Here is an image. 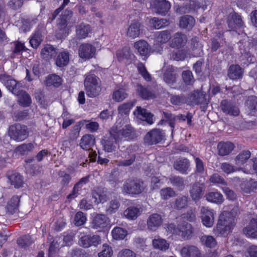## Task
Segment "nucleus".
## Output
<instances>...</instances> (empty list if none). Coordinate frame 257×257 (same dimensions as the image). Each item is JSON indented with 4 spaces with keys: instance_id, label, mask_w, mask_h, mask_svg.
Instances as JSON below:
<instances>
[{
    "instance_id": "nucleus-15",
    "label": "nucleus",
    "mask_w": 257,
    "mask_h": 257,
    "mask_svg": "<svg viewBox=\"0 0 257 257\" xmlns=\"http://www.w3.org/2000/svg\"><path fill=\"white\" fill-rule=\"evenodd\" d=\"M220 106L222 111L226 114L233 116H237L239 114L238 108L229 101L222 100Z\"/></svg>"
},
{
    "instance_id": "nucleus-61",
    "label": "nucleus",
    "mask_w": 257,
    "mask_h": 257,
    "mask_svg": "<svg viewBox=\"0 0 257 257\" xmlns=\"http://www.w3.org/2000/svg\"><path fill=\"white\" fill-rule=\"evenodd\" d=\"M42 41L41 34L39 32H36L34 34L30 39V43L33 48H37L39 46Z\"/></svg>"
},
{
    "instance_id": "nucleus-25",
    "label": "nucleus",
    "mask_w": 257,
    "mask_h": 257,
    "mask_svg": "<svg viewBox=\"0 0 257 257\" xmlns=\"http://www.w3.org/2000/svg\"><path fill=\"white\" fill-rule=\"evenodd\" d=\"M180 254L182 257H200V253L198 248L191 245L184 246L180 250Z\"/></svg>"
},
{
    "instance_id": "nucleus-54",
    "label": "nucleus",
    "mask_w": 257,
    "mask_h": 257,
    "mask_svg": "<svg viewBox=\"0 0 257 257\" xmlns=\"http://www.w3.org/2000/svg\"><path fill=\"white\" fill-rule=\"evenodd\" d=\"M34 146L32 143L23 144L17 147L15 149V152L19 153L21 155H25L29 152L32 151Z\"/></svg>"
},
{
    "instance_id": "nucleus-49",
    "label": "nucleus",
    "mask_w": 257,
    "mask_h": 257,
    "mask_svg": "<svg viewBox=\"0 0 257 257\" xmlns=\"http://www.w3.org/2000/svg\"><path fill=\"white\" fill-rule=\"evenodd\" d=\"M112 237L116 240L123 239L127 234L125 229L121 227H115L111 232Z\"/></svg>"
},
{
    "instance_id": "nucleus-11",
    "label": "nucleus",
    "mask_w": 257,
    "mask_h": 257,
    "mask_svg": "<svg viewBox=\"0 0 257 257\" xmlns=\"http://www.w3.org/2000/svg\"><path fill=\"white\" fill-rule=\"evenodd\" d=\"M200 211L203 224L207 227L212 226L214 221V214L213 210L208 207H202Z\"/></svg>"
},
{
    "instance_id": "nucleus-50",
    "label": "nucleus",
    "mask_w": 257,
    "mask_h": 257,
    "mask_svg": "<svg viewBox=\"0 0 257 257\" xmlns=\"http://www.w3.org/2000/svg\"><path fill=\"white\" fill-rule=\"evenodd\" d=\"M89 181V176H86L82 178L77 183H76L73 188L72 193L70 194L69 196L71 197L73 195L78 194L79 191L81 190L83 185L86 184Z\"/></svg>"
},
{
    "instance_id": "nucleus-55",
    "label": "nucleus",
    "mask_w": 257,
    "mask_h": 257,
    "mask_svg": "<svg viewBox=\"0 0 257 257\" xmlns=\"http://www.w3.org/2000/svg\"><path fill=\"white\" fill-rule=\"evenodd\" d=\"M161 198L163 200H167L169 198L176 195V192L171 187H166L162 189L160 191Z\"/></svg>"
},
{
    "instance_id": "nucleus-28",
    "label": "nucleus",
    "mask_w": 257,
    "mask_h": 257,
    "mask_svg": "<svg viewBox=\"0 0 257 257\" xmlns=\"http://www.w3.org/2000/svg\"><path fill=\"white\" fill-rule=\"evenodd\" d=\"M66 170L67 172L60 170L58 172V176L60 179V183L62 187L67 186L72 179V177L69 173H71L75 171L74 168L71 170L69 168H68Z\"/></svg>"
},
{
    "instance_id": "nucleus-6",
    "label": "nucleus",
    "mask_w": 257,
    "mask_h": 257,
    "mask_svg": "<svg viewBox=\"0 0 257 257\" xmlns=\"http://www.w3.org/2000/svg\"><path fill=\"white\" fill-rule=\"evenodd\" d=\"M163 113L165 118L166 119V121L168 123L169 125L172 128H173L175 126L176 119L181 121L187 120L188 125L189 126L192 125V118L193 117V115L190 112H188L186 113V114H180L176 116L168 112H164Z\"/></svg>"
},
{
    "instance_id": "nucleus-21",
    "label": "nucleus",
    "mask_w": 257,
    "mask_h": 257,
    "mask_svg": "<svg viewBox=\"0 0 257 257\" xmlns=\"http://www.w3.org/2000/svg\"><path fill=\"white\" fill-rule=\"evenodd\" d=\"M95 144V138L92 135L86 134L83 136L80 141L79 145L82 149L90 151Z\"/></svg>"
},
{
    "instance_id": "nucleus-41",
    "label": "nucleus",
    "mask_w": 257,
    "mask_h": 257,
    "mask_svg": "<svg viewBox=\"0 0 257 257\" xmlns=\"http://www.w3.org/2000/svg\"><path fill=\"white\" fill-rule=\"evenodd\" d=\"M205 197L208 201L217 204H221L224 200L222 195L218 192H209L206 194Z\"/></svg>"
},
{
    "instance_id": "nucleus-9",
    "label": "nucleus",
    "mask_w": 257,
    "mask_h": 257,
    "mask_svg": "<svg viewBox=\"0 0 257 257\" xmlns=\"http://www.w3.org/2000/svg\"><path fill=\"white\" fill-rule=\"evenodd\" d=\"M96 53V48L93 45L84 43L79 46L78 54L80 58L88 60L93 57Z\"/></svg>"
},
{
    "instance_id": "nucleus-56",
    "label": "nucleus",
    "mask_w": 257,
    "mask_h": 257,
    "mask_svg": "<svg viewBox=\"0 0 257 257\" xmlns=\"http://www.w3.org/2000/svg\"><path fill=\"white\" fill-rule=\"evenodd\" d=\"M151 23L153 27L155 29H161L166 26L168 25L169 24L168 21L165 19H159L157 18H154L151 20Z\"/></svg>"
},
{
    "instance_id": "nucleus-40",
    "label": "nucleus",
    "mask_w": 257,
    "mask_h": 257,
    "mask_svg": "<svg viewBox=\"0 0 257 257\" xmlns=\"http://www.w3.org/2000/svg\"><path fill=\"white\" fill-rule=\"evenodd\" d=\"M177 74L172 67L168 68L164 74V80L168 84L173 85L176 82Z\"/></svg>"
},
{
    "instance_id": "nucleus-33",
    "label": "nucleus",
    "mask_w": 257,
    "mask_h": 257,
    "mask_svg": "<svg viewBox=\"0 0 257 257\" xmlns=\"http://www.w3.org/2000/svg\"><path fill=\"white\" fill-rule=\"evenodd\" d=\"M57 52L56 49L51 45H46L42 49L41 55L46 60H50L56 57Z\"/></svg>"
},
{
    "instance_id": "nucleus-60",
    "label": "nucleus",
    "mask_w": 257,
    "mask_h": 257,
    "mask_svg": "<svg viewBox=\"0 0 257 257\" xmlns=\"http://www.w3.org/2000/svg\"><path fill=\"white\" fill-rule=\"evenodd\" d=\"M171 38V34L168 31H163L159 32L157 37L158 42L161 43H166Z\"/></svg>"
},
{
    "instance_id": "nucleus-27",
    "label": "nucleus",
    "mask_w": 257,
    "mask_h": 257,
    "mask_svg": "<svg viewBox=\"0 0 257 257\" xmlns=\"http://www.w3.org/2000/svg\"><path fill=\"white\" fill-rule=\"evenodd\" d=\"M243 69L238 65H231L227 71V76L232 80L239 79L242 78Z\"/></svg>"
},
{
    "instance_id": "nucleus-57",
    "label": "nucleus",
    "mask_w": 257,
    "mask_h": 257,
    "mask_svg": "<svg viewBox=\"0 0 257 257\" xmlns=\"http://www.w3.org/2000/svg\"><path fill=\"white\" fill-rule=\"evenodd\" d=\"M250 152L249 151H243L236 157V164L242 165L250 158Z\"/></svg>"
},
{
    "instance_id": "nucleus-16",
    "label": "nucleus",
    "mask_w": 257,
    "mask_h": 257,
    "mask_svg": "<svg viewBox=\"0 0 257 257\" xmlns=\"http://www.w3.org/2000/svg\"><path fill=\"white\" fill-rule=\"evenodd\" d=\"M141 31V23L138 21L133 20L127 28L126 35L131 39H135L139 36Z\"/></svg>"
},
{
    "instance_id": "nucleus-64",
    "label": "nucleus",
    "mask_w": 257,
    "mask_h": 257,
    "mask_svg": "<svg viewBox=\"0 0 257 257\" xmlns=\"http://www.w3.org/2000/svg\"><path fill=\"white\" fill-rule=\"evenodd\" d=\"M202 242L208 247H214L216 245V240L210 235H204L201 237Z\"/></svg>"
},
{
    "instance_id": "nucleus-48",
    "label": "nucleus",
    "mask_w": 257,
    "mask_h": 257,
    "mask_svg": "<svg viewBox=\"0 0 257 257\" xmlns=\"http://www.w3.org/2000/svg\"><path fill=\"white\" fill-rule=\"evenodd\" d=\"M153 245L154 248L161 250H166L168 249L169 244L163 238H158L153 240Z\"/></svg>"
},
{
    "instance_id": "nucleus-42",
    "label": "nucleus",
    "mask_w": 257,
    "mask_h": 257,
    "mask_svg": "<svg viewBox=\"0 0 257 257\" xmlns=\"http://www.w3.org/2000/svg\"><path fill=\"white\" fill-rule=\"evenodd\" d=\"M20 202V197L14 196L8 202L7 209L11 214L16 212L18 209Z\"/></svg>"
},
{
    "instance_id": "nucleus-30",
    "label": "nucleus",
    "mask_w": 257,
    "mask_h": 257,
    "mask_svg": "<svg viewBox=\"0 0 257 257\" xmlns=\"http://www.w3.org/2000/svg\"><path fill=\"white\" fill-rule=\"evenodd\" d=\"M91 32L90 26L88 24L81 23L76 27V36L79 39L86 38Z\"/></svg>"
},
{
    "instance_id": "nucleus-4",
    "label": "nucleus",
    "mask_w": 257,
    "mask_h": 257,
    "mask_svg": "<svg viewBox=\"0 0 257 257\" xmlns=\"http://www.w3.org/2000/svg\"><path fill=\"white\" fill-rule=\"evenodd\" d=\"M144 188L143 181L130 178L124 182L121 189L124 194H139L143 191Z\"/></svg>"
},
{
    "instance_id": "nucleus-26",
    "label": "nucleus",
    "mask_w": 257,
    "mask_h": 257,
    "mask_svg": "<svg viewBox=\"0 0 257 257\" xmlns=\"http://www.w3.org/2000/svg\"><path fill=\"white\" fill-rule=\"evenodd\" d=\"M153 6L156 13L164 15L170 9L171 5L166 0H154Z\"/></svg>"
},
{
    "instance_id": "nucleus-31",
    "label": "nucleus",
    "mask_w": 257,
    "mask_h": 257,
    "mask_svg": "<svg viewBox=\"0 0 257 257\" xmlns=\"http://www.w3.org/2000/svg\"><path fill=\"white\" fill-rule=\"evenodd\" d=\"M169 180L171 185L179 191H182L185 188V183L183 177L176 175H171Z\"/></svg>"
},
{
    "instance_id": "nucleus-19",
    "label": "nucleus",
    "mask_w": 257,
    "mask_h": 257,
    "mask_svg": "<svg viewBox=\"0 0 257 257\" xmlns=\"http://www.w3.org/2000/svg\"><path fill=\"white\" fill-rule=\"evenodd\" d=\"M68 34L67 22L63 19H59L57 21L56 36L58 39H63Z\"/></svg>"
},
{
    "instance_id": "nucleus-51",
    "label": "nucleus",
    "mask_w": 257,
    "mask_h": 257,
    "mask_svg": "<svg viewBox=\"0 0 257 257\" xmlns=\"http://www.w3.org/2000/svg\"><path fill=\"white\" fill-rule=\"evenodd\" d=\"M128 96L126 91L123 88H119L115 90L112 94V99L116 102H120Z\"/></svg>"
},
{
    "instance_id": "nucleus-1",
    "label": "nucleus",
    "mask_w": 257,
    "mask_h": 257,
    "mask_svg": "<svg viewBox=\"0 0 257 257\" xmlns=\"http://www.w3.org/2000/svg\"><path fill=\"white\" fill-rule=\"evenodd\" d=\"M235 217L228 211L223 212L219 216L217 225L213 229L214 233L218 235L226 236L235 226Z\"/></svg>"
},
{
    "instance_id": "nucleus-39",
    "label": "nucleus",
    "mask_w": 257,
    "mask_h": 257,
    "mask_svg": "<svg viewBox=\"0 0 257 257\" xmlns=\"http://www.w3.org/2000/svg\"><path fill=\"white\" fill-rule=\"evenodd\" d=\"M234 145L230 142H220L217 145L218 154L223 156L229 154L233 149Z\"/></svg>"
},
{
    "instance_id": "nucleus-3",
    "label": "nucleus",
    "mask_w": 257,
    "mask_h": 257,
    "mask_svg": "<svg viewBox=\"0 0 257 257\" xmlns=\"http://www.w3.org/2000/svg\"><path fill=\"white\" fill-rule=\"evenodd\" d=\"M112 137L114 138L115 143H119L123 141L133 140L136 138V133L134 129L130 125H125L122 129L117 131L116 128H112Z\"/></svg>"
},
{
    "instance_id": "nucleus-46",
    "label": "nucleus",
    "mask_w": 257,
    "mask_h": 257,
    "mask_svg": "<svg viewBox=\"0 0 257 257\" xmlns=\"http://www.w3.org/2000/svg\"><path fill=\"white\" fill-rule=\"evenodd\" d=\"M189 200V198L185 195L178 196L175 201L174 208L177 210H180L186 207L188 205Z\"/></svg>"
},
{
    "instance_id": "nucleus-35",
    "label": "nucleus",
    "mask_w": 257,
    "mask_h": 257,
    "mask_svg": "<svg viewBox=\"0 0 257 257\" xmlns=\"http://www.w3.org/2000/svg\"><path fill=\"white\" fill-rule=\"evenodd\" d=\"M15 95L18 96V101L21 105L24 107H27L31 104L32 100L31 97L25 91L20 89L19 92L18 93H16Z\"/></svg>"
},
{
    "instance_id": "nucleus-38",
    "label": "nucleus",
    "mask_w": 257,
    "mask_h": 257,
    "mask_svg": "<svg viewBox=\"0 0 257 257\" xmlns=\"http://www.w3.org/2000/svg\"><path fill=\"white\" fill-rule=\"evenodd\" d=\"M8 179L12 185L15 188L22 187L24 184V178L19 173H14L8 176Z\"/></svg>"
},
{
    "instance_id": "nucleus-52",
    "label": "nucleus",
    "mask_w": 257,
    "mask_h": 257,
    "mask_svg": "<svg viewBox=\"0 0 257 257\" xmlns=\"http://www.w3.org/2000/svg\"><path fill=\"white\" fill-rule=\"evenodd\" d=\"M61 78L56 74H52L48 76L46 80V84L48 86L53 85L55 87H58L60 85Z\"/></svg>"
},
{
    "instance_id": "nucleus-10",
    "label": "nucleus",
    "mask_w": 257,
    "mask_h": 257,
    "mask_svg": "<svg viewBox=\"0 0 257 257\" xmlns=\"http://www.w3.org/2000/svg\"><path fill=\"white\" fill-rule=\"evenodd\" d=\"M109 223V219L103 214H96L93 217L91 223V228L94 229L101 230L106 227Z\"/></svg>"
},
{
    "instance_id": "nucleus-22",
    "label": "nucleus",
    "mask_w": 257,
    "mask_h": 257,
    "mask_svg": "<svg viewBox=\"0 0 257 257\" xmlns=\"http://www.w3.org/2000/svg\"><path fill=\"white\" fill-rule=\"evenodd\" d=\"M187 42V36L181 33H176L173 36L170 43L172 48H180L184 46Z\"/></svg>"
},
{
    "instance_id": "nucleus-13",
    "label": "nucleus",
    "mask_w": 257,
    "mask_h": 257,
    "mask_svg": "<svg viewBox=\"0 0 257 257\" xmlns=\"http://www.w3.org/2000/svg\"><path fill=\"white\" fill-rule=\"evenodd\" d=\"M178 234L184 239H190L193 235V230L191 224L185 221L178 224Z\"/></svg>"
},
{
    "instance_id": "nucleus-34",
    "label": "nucleus",
    "mask_w": 257,
    "mask_h": 257,
    "mask_svg": "<svg viewBox=\"0 0 257 257\" xmlns=\"http://www.w3.org/2000/svg\"><path fill=\"white\" fill-rule=\"evenodd\" d=\"M245 105L249 113L255 116L257 115V97L254 95L249 96L245 101Z\"/></svg>"
},
{
    "instance_id": "nucleus-63",
    "label": "nucleus",
    "mask_w": 257,
    "mask_h": 257,
    "mask_svg": "<svg viewBox=\"0 0 257 257\" xmlns=\"http://www.w3.org/2000/svg\"><path fill=\"white\" fill-rule=\"evenodd\" d=\"M119 205V203L117 200H112L109 202L108 206L106 209V212L108 214H112L118 210Z\"/></svg>"
},
{
    "instance_id": "nucleus-53",
    "label": "nucleus",
    "mask_w": 257,
    "mask_h": 257,
    "mask_svg": "<svg viewBox=\"0 0 257 257\" xmlns=\"http://www.w3.org/2000/svg\"><path fill=\"white\" fill-rule=\"evenodd\" d=\"M100 84V80L94 74H88L84 80V86L94 85Z\"/></svg>"
},
{
    "instance_id": "nucleus-7",
    "label": "nucleus",
    "mask_w": 257,
    "mask_h": 257,
    "mask_svg": "<svg viewBox=\"0 0 257 257\" xmlns=\"http://www.w3.org/2000/svg\"><path fill=\"white\" fill-rule=\"evenodd\" d=\"M227 23L229 31H237L244 27V23L241 16L236 13L230 14L227 18Z\"/></svg>"
},
{
    "instance_id": "nucleus-20",
    "label": "nucleus",
    "mask_w": 257,
    "mask_h": 257,
    "mask_svg": "<svg viewBox=\"0 0 257 257\" xmlns=\"http://www.w3.org/2000/svg\"><path fill=\"white\" fill-rule=\"evenodd\" d=\"M1 80L6 87L11 91L14 94L18 93L21 89L20 84H19L15 80L11 79L8 76H3L1 78Z\"/></svg>"
},
{
    "instance_id": "nucleus-14",
    "label": "nucleus",
    "mask_w": 257,
    "mask_h": 257,
    "mask_svg": "<svg viewBox=\"0 0 257 257\" xmlns=\"http://www.w3.org/2000/svg\"><path fill=\"white\" fill-rule=\"evenodd\" d=\"M163 219L161 215L154 213L151 215L147 219V227L150 230H156L162 224Z\"/></svg>"
},
{
    "instance_id": "nucleus-47",
    "label": "nucleus",
    "mask_w": 257,
    "mask_h": 257,
    "mask_svg": "<svg viewBox=\"0 0 257 257\" xmlns=\"http://www.w3.org/2000/svg\"><path fill=\"white\" fill-rule=\"evenodd\" d=\"M69 61V57L68 52H62L59 54L56 61V64L58 67H63L68 64Z\"/></svg>"
},
{
    "instance_id": "nucleus-5",
    "label": "nucleus",
    "mask_w": 257,
    "mask_h": 257,
    "mask_svg": "<svg viewBox=\"0 0 257 257\" xmlns=\"http://www.w3.org/2000/svg\"><path fill=\"white\" fill-rule=\"evenodd\" d=\"M165 133L160 129L155 128L149 132L144 137V142L149 145L157 144L165 138Z\"/></svg>"
},
{
    "instance_id": "nucleus-32",
    "label": "nucleus",
    "mask_w": 257,
    "mask_h": 257,
    "mask_svg": "<svg viewBox=\"0 0 257 257\" xmlns=\"http://www.w3.org/2000/svg\"><path fill=\"white\" fill-rule=\"evenodd\" d=\"M195 20L190 15H185L181 17L180 20V27L181 28L190 30L194 26Z\"/></svg>"
},
{
    "instance_id": "nucleus-59",
    "label": "nucleus",
    "mask_w": 257,
    "mask_h": 257,
    "mask_svg": "<svg viewBox=\"0 0 257 257\" xmlns=\"http://www.w3.org/2000/svg\"><path fill=\"white\" fill-rule=\"evenodd\" d=\"M209 180L213 184L220 185L222 186H227V183L224 178L217 173L212 175L209 178Z\"/></svg>"
},
{
    "instance_id": "nucleus-45",
    "label": "nucleus",
    "mask_w": 257,
    "mask_h": 257,
    "mask_svg": "<svg viewBox=\"0 0 257 257\" xmlns=\"http://www.w3.org/2000/svg\"><path fill=\"white\" fill-rule=\"evenodd\" d=\"M85 88L86 94L89 97H95L98 96L101 90L100 84L85 86Z\"/></svg>"
},
{
    "instance_id": "nucleus-44",
    "label": "nucleus",
    "mask_w": 257,
    "mask_h": 257,
    "mask_svg": "<svg viewBox=\"0 0 257 257\" xmlns=\"http://www.w3.org/2000/svg\"><path fill=\"white\" fill-rule=\"evenodd\" d=\"M191 48L193 52L194 56H199L202 54V46L197 37L193 38L191 40Z\"/></svg>"
},
{
    "instance_id": "nucleus-36",
    "label": "nucleus",
    "mask_w": 257,
    "mask_h": 257,
    "mask_svg": "<svg viewBox=\"0 0 257 257\" xmlns=\"http://www.w3.org/2000/svg\"><path fill=\"white\" fill-rule=\"evenodd\" d=\"M142 211L140 208L131 206L127 208L123 212V215L127 219L131 220H136L141 214Z\"/></svg>"
},
{
    "instance_id": "nucleus-23",
    "label": "nucleus",
    "mask_w": 257,
    "mask_h": 257,
    "mask_svg": "<svg viewBox=\"0 0 257 257\" xmlns=\"http://www.w3.org/2000/svg\"><path fill=\"white\" fill-rule=\"evenodd\" d=\"M134 46L141 56L147 58L149 55L150 49L147 41L144 40H139L134 43Z\"/></svg>"
},
{
    "instance_id": "nucleus-18",
    "label": "nucleus",
    "mask_w": 257,
    "mask_h": 257,
    "mask_svg": "<svg viewBox=\"0 0 257 257\" xmlns=\"http://www.w3.org/2000/svg\"><path fill=\"white\" fill-rule=\"evenodd\" d=\"M243 232L247 237L257 238V219L252 218L248 224L243 228Z\"/></svg>"
},
{
    "instance_id": "nucleus-37",
    "label": "nucleus",
    "mask_w": 257,
    "mask_h": 257,
    "mask_svg": "<svg viewBox=\"0 0 257 257\" xmlns=\"http://www.w3.org/2000/svg\"><path fill=\"white\" fill-rule=\"evenodd\" d=\"M190 163L187 159H181L176 161L174 164V168L182 174H186L189 168Z\"/></svg>"
},
{
    "instance_id": "nucleus-43",
    "label": "nucleus",
    "mask_w": 257,
    "mask_h": 257,
    "mask_svg": "<svg viewBox=\"0 0 257 257\" xmlns=\"http://www.w3.org/2000/svg\"><path fill=\"white\" fill-rule=\"evenodd\" d=\"M111 133L112 130L110 131V136L108 138L105 137L101 141L104 150L108 152H112L115 148L114 145V138L112 137L113 134Z\"/></svg>"
},
{
    "instance_id": "nucleus-8",
    "label": "nucleus",
    "mask_w": 257,
    "mask_h": 257,
    "mask_svg": "<svg viewBox=\"0 0 257 257\" xmlns=\"http://www.w3.org/2000/svg\"><path fill=\"white\" fill-rule=\"evenodd\" d=\"M101 243L100 236L94 234L82 236L79 241V244L84 248H88L91 246L96 247Z\"/></svg>"
},
{
    "instance_id": "nucleus-17",
    "label": "nucleus",
    "mask_w": 257,
    "mask_h": 257,
    "mask_svg": "<svg viewBox=\"0 0 257 257\" xmlns=\"http://www.w3.org/2000/svg\"><path fill=\"white\" fill-rule=\"evenodd\" d=\"M134 114L140 119L147 121L150 124L154 122L153 114L141 106H137L136 110L134 111Z\"/></svg>"
},
{
    "instance_id": "nucleus-12",
    "label": "nucleus",
    "mask_w": 257,
    "mask_h": 257,
    "mask_svg": "<svg viewBox=\"0 0 257 257\" xmlns=\"http://www.w3.org/2000/svg\"><path fill=\"white\" fill-rule=\"evenodd\" d=\"M205 190L203 184L199 182H195L190 185L189 193L192 199L194 201H198L202 197Z\"/></svg>"
},
{
    "instance_id": "nucleus-2",
    "label": "nucleus",
    "mask_w": 257,
    "mask_h": 257,
    "mask_svg": "<svg viewBox=\"0 0 257 257\" xmlns=\"http://www.w3.org/2000/svg\"><path fill=\"white\" fill-rule=\"evenodd\" d=\"M28 128L25 125L15 123L9 126L8 135L15 141L22 142L28 138Z\"/></svg>"
},
{
    "instance_id": "nucleus-58",
    "label": "nucleus",
    "mask_w": 257,
    "mask_h": 257,
    "mask_svg": "<svg viewBox=\"0 0 257 257\" xmlns=\"http://www.w3.org/2000/svg\"><path fill=\"white\" fill-rule=\"evenodd\" d=\"M170 101L174 105H180L186 103L187 100L184 95H172L170 96Z\"/></svg>"
},
{
    "instance_id": "nucleus-62",
    "label": "nucleus",
    "mask_w": 257,
    "mask_h": 257,
    "mask_svg": "<svg viewBox=\"0 0 257 257\" xmlns=\"http://www.w3.org/2000/svg\"><path fill=\"white\" fill-rule=\"evenodd\" d=\"M33 242L34 240L29 235H26L23 237L18 239L17 240V243L19 245L24 247L31 245Z\"/></svg>"
},
{
    "instance_id": "nucleus-29",
    "label": "nucleus",
    "mask_w": 257,
    "mask_h": 257,
    "mask_svg": "<svg viewBox=\"0 0 257 257\" xmlns=\"http://www.w3.org/2000/svg\"><path fill=\"white\" fill-rule=\"evenodd\" d=\"M187 101L192 104L207 103L205 95L202 92L198 90L194 91L190 94Z\"/></svg>"
},
{
    "instance_id": "nucleus-24",
    "label": "nucleus",
    "mask_w": 257,
    "mask_h": 257,
    "mask_svg": "<svg viewBox=\"0 0 257 257\" xmlns=\"http://www.w3.org/2000/svg\"><path fill=\"white\" fill-rule=\"evenodd\" d=\"M137 90L139 95L144 99H151L155 97L154 92L149 86L146 87L141 84H138Z\"/></svg>"
}]
</instances>
